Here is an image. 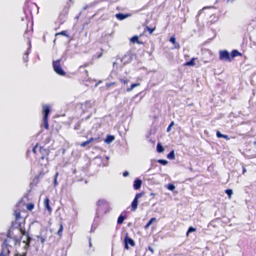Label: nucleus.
Masks as SVG:
<instances>
[{
	"label": "nucleus",
	"mask_w": 256,
	"mask_h": 256,
	"mask_svg": "<svg viewBox=\"0 0 256 256\" xmlns=\"http://www.w3.org/2000/svg\"><path fill=\"white\" fill-rule=\"evenodd\" d=\"M22 212H24V211L21 210L18 207L14 210V215L15 216V220L12 222V228L14 229L18 228L20 232L21 238L22 236H26V239L24 240L22 242L26 244V247L28 248L32 238L24 228L25 218L21 216Z\"/></svg>",
	"instance_id": "nucleus-1"
},
{
	"label": "nucleus",
	"mask_w": 256,
	"mask_h": 256,
	"mask_svg": "<svg viewBox=\"0 0 256 256\" xmlns=\"http://www.w3.org/2000/svg\"><path fill=\"white\" fill-rule=\"evenodd\" d=\"M15 229L12 228L9 230L7 234V237L4 242L0 256H8L10 251V248L15 246L17 244L20 245V238L14 234Z\"/></svg>",
	"instance_id": "nucleus-2"
},
{
	"label": "nucleus",
	"mask_w": 256,
	"mask_h": 256,
	"mask_svg": "<svg viewBox=\"0 0 256 256\" xmlns=\"http://www.w3.org/2000/svg\"><path fill=\"white\" fill-rule=\"evenodd\" d=\"M32 152L36 156L40 154V156L38 159V164L41 166H46L48 164V158L50 150L46 148H44L42 146L38 147V144H36L33 148Z\"/></svg>",
	"instance_id": "nucleus-3"
},
{
	"label": "nucleus",
	"mask_w": 256,
	"mask_h": 256,
	"mask_svg": "<svg viewBox=\"0 0 256 256\" xmlns=\"http://www.w3.org/2000/svg\"><path fill=\"white\" fill-rule=\"evenodd\" d=\"M61 60L59 59L53 61L52 66L54 71L58 75L64 76L66 74V72L62 70L60 64Z\"/></svg>",
	"instance_id": "nucleus-4"
},
{
	"label": "nucleus",
	"mask_w": 256,
	"mask_h": 256,
	"mask_svg": "<svg viewBox=\"0 0 256 256\" xmlns=\"http://www.w3.org/2000/svg\"><path fill=\"white\" fill-rule=\"evenodd\" d=\"M219 58L222 60L229 62L232 61L230 54L226 50H222L219 52Z\"/></svg>",
	"instance_id": "nucleus-5"
},
{
	"label": "nucleus",
	"mask_w": 256,
	"mask_h": 256,
	"mask_svg": "<svg viewBox=\"0 0 256 256\" xmlns=\"http://www.w3.org/2000/svg\"><path fill=\"white\" fill-rule=\"evenodd\" d=\"M144 194V192H140L136 194L135 196L134 199L133 200L131 204V210L134 212L137 209L138 204V200Z\"/></svg>",
	"instance_id": "nucleus-6"
},
{
	"label": "nucleus",
	"mask_w": 256,
	"mask_h": 256,
	"mask_svg": "<svg viewBox=\"0 0 256 256\" xmlns=\"http://www.w3.org/2000/svg\"><path fill=\"white\" fill-rule=\"evenodd\" d=\"M124 248L126 250H128L129 248L128 244H130L132 246H134L135 244L134 240L132 238L128 237V236H126L124 238Z\"/></svg>",
	"instance_id": "nucleus-7"
},
{
	"label": "nucleus",
	"mask_w": 256,
	"mask_h": 256,
	"mask_svg": "<svg viewBox=\"0 0 256 256\" xmlns=\"http://www.w3.org/2000/svg\"><path fill=\"white\" fill-rule=\"evenodd\" d=\"M44 118H48V115L50 112V106L44 104L42 106Z\"/></svg>",
	"instance_id": "nucleus-8"
},
{
	"label": "nucleus",
	"mask_w": 256,
	"mask_h": 256,
	"mask_svg": "<svg viewBox=\"0 0 256 256\" xmlns=\"http://www.w3.org/2000/svg\"><path fill=\"white\" fill-rule=\"evenodd\" d=\"M44 208L46 209L50 213L52 211V209L50 206V200L48 197L44 198Z\"/></svg>",
	"instance_id": "nucleus-9"
},
{
	"label": "nucleus",
	"mask_w": 256,
	"mask_h": 256,
	"mask_svg": "<svg viewBox=\"0 0 256 256\" xmlns=\"http://www.w3.org/2000/svg\"><path fill=\"white\" fill-rule=\"evenodd\" d=\"M142 183V182L140 180L138 179V178L136 179L134 181V185H133L134 188L136 190H138L141 186Z\"/></svg>",
	"instance_id": "nucleus-10"
},
{
	"label": "nucleus",
	"mask_w": 256,
	"mask_h": 256,
	"mask_svg": "<svg viewBox=\"0 0 256 256\" xmlns=\"http://www.w3.org/2000/svg\"><path fill=\"white\" fill-rule=\"evenodd\" d=\"M126 218V213L124 214H122L118 217L117 220V223L118 224H122L124 222V220Z\"/></svg>",
	"instance_id": "nucleus-11"
},
{
	"label": "nucleus",
	"mask_w": 256,
	"mask_h": 256,
	"mask_svg": "<svg viewBox=\"0 0 256 256\" xmlns=\"http://www.w3.org/2000/svg\"><path fill=\"white\" fill-rule=\"evenodd\" d=\"M242 54L238 50H232V52H231L230 56L232 59V58L238 56H242Z\"/></svg>",
	"instance_id": "nucleus-12"
},
{
	"label": "nucleus",
	"mask_w": 256,
	"mask_h": 256,
	"mask_svg": "<svg viewBox=\"0 0 256 256\" xmlns=\"http://www.w3.org/2000/svg\"><path fill=\"white\" fill-rule=\"evenodd\" d=\"M130 42H132L133 44L137 43L138 44H142V42H140L139 40L138 36H132L130 39Z\"/></svg>",
	"instance_id": "nucleus-13"
},
{
	"label": "nucleus",
	"mask_w": 256,
	"mask_h": 256,
	"mask_svg": "<svg viewBox=\"0 0 256 256\" xmlns=\"http://www.w3.org/2000/svg\"><path fill=\"white\" fill-rule=\"evenodd\" d=\"M196 58H191V60L188 61L186 62L184 64V66H194L195 64L194 60H196Z\"/></svg>",
	"instance_id": "nucleus-14"
},
{
	"label": "nucleus",
	"mask_w": 256,
	"mask_h": 256,
	"mask_svg": "<svg viewBox=\"0 0 256 256\" xmlns=\"http://www.w3.org/2000/svg\"><path fill=\"white\" fill-rule=\"evenodd\" d=\"M116 16L119 20H123L128 17V15L122 13H118L116 14Z\"/></svg>",
	"instance_id": "nucleus-15"
},
{
	"label": "nucleus",
	"mask_w": 256,
	"mask_h": 256,
	"mask_svg": "<svg viewBox=\"0 0 256 256\" xmlns=\"http://www.w3.org/2000/svg\"><path fill=\"white\" fill-rule=\"evenodd\" d=\"M156 220V218H152L144 226V228L146 230L148 229L150 226L154 221Z\"/></svg>",
	"instance_id": "nucleus-16"
},
{
	"label": "nucleus",
	"mask_w": 256,
	"mask_h": 256,
	"mask_svg": "<svg viewBox=\"0 0 256 256\" xmlns=\"http://www.w3.org/2000/svg\"><path fill=\"white\" fill-rule=\"evenodd\" d=\"M140 85V83H134V84H132L130 85V88H128L126 89V91L127 92H130L132 90V89L135 88V87H136L138 86H139Z\"/></svg>",
	"instance_id": "nucleus-17"
},
{
	"label": "nucleus",
	"mask_w": 256,
	"mask_h": 256,
	"mask_svg": "<svg viewBox=\"0 0 256 256\" xmlns=\"http://www.w3.org/2000/svg\"><path fill=\"white\" fill-rule=\"evenodd\" d=\"M42 126L46 128H48V118H43Z\"/></svg>",
	"instance_id": "nucleus-18"
},
{
	"label": "nucleus",
	"mask_w": 256,
	"mask_h": 256,
	"mask_svg": "<svg viewBox=\"0 0 256 256\" xmlns=\"http://www.w3.org/2000/svg\"><path fill=\"white\" fill-rule=\"evenodd\" d=\"M167 158L170 160H174L175 158L174 152L172 150L168 155Z\"/></svg>",
	"instance_id": "nucleus-19"
},
{
	"label": "nucleus",
	"mask_w": 256,
	"mask_h": 256,
	"mask_svg": "<svg viewBox=\"0 0 256 256\" xmlns=\"http://www.w3.org/2000/svg\"><path fill=\"white\" fill-rule=\"evenodd\" d=\"M106 204V202L104 200H99L96 202V204L98 206H104Z\"/></svg>",
	"instance_id": "nucleus-20"
},
{
	"label": "nucleus",
	"mask_w": 256,
	"mask_h": 256,
	"mask_svg": "<svg viewBox=\"0 0 256 256\" xmlns=\"http://www.w3.org/2000/svg\"><path fill=\"white\" fill-rule=\"evenodd\" d=\"M156 150H157V151L158 152H162L164 151V148H163V146H162V144L160 143H158V144H157V146H156Z\"/></svg>",
	"instance_id": "nucleus-21"
},
{
	"label": "nucleus",
	"mask_w": 256,
	"mask_h": 256,
	"mask_svg": "<svg viewBox=\"0 0 256 256\" xmlns=\"http://www.w3.org/2000/svg\"><path fill=\"white\" fill-rule=\"evenodd\" d=\"M32 30H26V31H25V32L24 34V36L25 37H26V38H28L30 36L32 35Z\"/></svg>",
	"instance_id": "nucleus-22"
},
{
	"label": "nucleus",
	"mask_w": 256,
	"mask_h": 256,
	"mask_svg": "<svg viewBox=\"0 0 256 256\" xmlns=\"http://www.w3.org/2000/svg\"><path fill=\"white\" fill-rule=\"evenodd\" d=\"M114 139V137L113 136H108L106 140V142L108 143L112 142Z\"/></svg>",
	"instance_id": "nucleus-23"
},
{
	"label": "nucleus",
	"mask_w": 256,
	"mask_h": 256,
	"mask_svg": "<svg viewBox=\"0 0 256 256\" xmlns=\"http://www.w3.org/2000/svg\"><path fill=\"white\" fill-rule=\"evenodd\" d=\"M62 230H63V226H62V223H60V228H59V230L57 232L59 236H61L62 234Z\"/></svg>",
	"instance_id": "nucleus-24"
},
{
	"label": "nucleus",
	"mask_w": 256,
	"mask_h": 256,
	"mask_svg": "<svg viewBox=\"0 0 256 256\" xmlns=\"http://www.w3.org/2000/svg\"><path fill=\"white\" fill-rule=\"evenodd\" d=\"M38 240L40 241L42 244H43L46 241V238L41 236H37Z\"/></svg>",
	"instance_id": "nucleus-25"
},
{
	"label": "nucleus",
	"mask_w": 256,
	"mask_h": 256,
	"mask_svg": "<svg viewBox=\"0 0 256 256\" xmlns=\"http://www.w3.org/2000/svg\"><path fill=\"white\" fill-rule=\"evenodd\" d=\"M226 193L228 194V198H230L232 194V190L231 189H227L226 190Z\"/></svg>",
	"instance_id": "nucleus-26"
},
{
	"label": "nucleus",
	"mask_w": 256,
	"mask_h": 256,
	"mask_svg": "<svg viewBox=\"0 0 256 256\" xmlns=\"http://www.w3.org/2000/svg\"><path fill=\"white\" fill-rule=\"evenodd\" d=\"M26 207L28 210H31L34 208V204L32 203H30L26 205Z\"/></svg>",
	"instance_id": "nucleus-27"
},
{
	"label": "nucleus",
	"mask_w": 256,
	"mask_h": 256,
	"mask_svg": "<svg viewBox=\"0 0 256 256\" xmlns=\"http://www.w3.org/2000/svg\"><path fill=\"white\" fill-rule=\"evenodd\" d=\"M146 29L149 32L150 34H152V32L155 30L156 28L154 27L153 28H149L148 26H146Z\"/></svg>",
	"instance_id": "nucleus-28"
},
{
	"label": "nucleus",
	"mask_w": 256,
	"mask_h": 256,
	"mask_svg": "<svg viewBox=\"0 0 256 256\" xmlns=\"http://www.w3.org/2000/svg\"><path fill=\"white\" fill-rule=\"evenodd\" d=\"M167 188L169 190L172 191H173L175 189V186L172 184H168Z\"/></svg>",
	"instance_id": "nucleus-29"
},
{
	"label": "nucleus",
	"mask_w": 256,
	"mask_h": 256,
	"mask_svg": "<svg viewBox=\"0 0 256 256\" xmlns=\"http://www.w3.org/2000/svg\"><path fill=\"white\" fill-rule=\"evenodd\" d=\"M158 162L162 165H166L168 164V161L165 160H158Z\"/></svg>",
	"instance_id": "nucleus-30"
},
{
	"label": "nucleus",
	"mask_w": 256,
	"mask_h": 256,
	"mask_svg": "<svg viewBox=\"0 0 256 256\" xmlns=\"http://www.w3.org/2000/svg\"><path fill=\"white\" fill-rule=\"evenodd\" d=\"M59 34L65 36H68V35L67 34V32L66 30L62 31L61 32L56 34V36L59 35Z\"/></svg>",
	"instance_id": "nucleus-31"
},
{
	"label": "nucleus",
	"mask_w": 256,
	"mask_h": 256,
	"mask_svg": "<svg viewBox=\"0 0 256 256\" xmlns=\"http://www.w3.org/2000/svg\"><path fill=\"white\" fill-rule=\"evenodd\" d=\"M90 144V143H89V142H88V140H86V141L84 142H82V143H81V144H80V146H82V147H84V146H86L87 144Z\"/></svg>",
	"instance_id": "nucleus-32"
},
{
	"label": "nucleus",
	"mask_w": 256,
	"mask_h": 256,
	"mask_svg": "<svg viewBox=\"0 0 256 256\" xmlns=\"http://www.w3.org/2000/svg\"><path fill=\"white\" fill-rule=\"evenodd\" d=\"M116 82H112L108 84H106V86L108 88L112 86L116 85Z\"/></svg>",
	"instance_id": "nucleus-33"
},
{
	"label": "nucleus",
	"mask_w": 256,
	"mask_h": 256,
	"mask_svg": "<svg viewBox=\"0 0 256 256\" xmlns=\"http://www.w3.org/2000/svg\"><path fill=\"white\" fill-rule=\"evenodd\" d=\"M170 41L173 44H175L176 42V38L174 36L170 37Z\"/></svg>",
	"instance_id": "nucleus-34"
},
{
	"label": "nucleus",
	"mask_w": 256,
	"mask_h": 256,
	"mask_svg": "<svg viewBox=\"0 0 256 256\" xmlns=\"http://www.w3.org/2000/svg\"><path fill=\"white\" fill-rule=\"evenodd\" d=\"M188 232H195L196 230V228H194L192 226H190L188 228Z\"/></svg>",
	"instance_id": "nucleus-35"
},
{
	"label": "nucleus",
	"mask_w": 256,
	"mask_h": 256,
	"mask_svg": "<svg viewBox=\"0 0 256 256\" xmlns=\"http://www.w3.org/2000/svg\"><path fill=\"white\" fill-rule=\"evenodd\" d=\"M216 136L218 138H222L223 134H221L220 131L218 130L216 133Z\"/></svg>",
	"instance_id": "nucleus-36"
},
{
	"label": "nucleus",
	"mask_w": 256,
	"mask_h": 256,
	"mask_svg": "<svg viewBox=\"0 0 256 256\" xmlns=\"http://www.w3.org/2000/svg\"><path fill=\"white\" fill-rule=\"evenodd\" d=\"M174 124V122H170V125L168 126V127L167 128V131L168 132H169L170 130V128L172 126H173Z\"/></svg>",
	"instance_id": "nucleus-37"
},
{
	"label": "nucleus",
	"mask_w": 256,
	"mask_h": 256,
	"mask_svg": "<svg viewBox=\"0 0 256 256\" xmlns=\"http://www.w3.org/2000/svg\"><path fill=\"white\" fill-rule=\"evenodd\" d=\"M120 82L124 84H127L128 82V80H124L122 78H120Z\"/></svg>",
	"instance_id": "nucleus-38"
},
{
	"label": "nucleus",
	"mask_w": 256,
	"mask_h": 256,
	"mask_svg": "<svg viewBox=\"0 0 256 256\" xmlns=\"http://www.w3.org/2000/svg\"><path fill=\"white\" fill-rule=\"evenodd\" d=\"M148 250L152 253V254H154V250L153 249V248L152 247H151L150 246H148Z\"/></svg>",
	"instance_id": "nucleus-39"
},
{
	"label": "nucleus",
	"mask_w": 256,
	"mask_h": 256,
	"mask_svg": "<svg viewBox=\"0 0 256 256\" xmlns=\"http://www.w3.org/2000/svg\"><path fill=\"white\" fill-rule=\"evenodd\" d=\"M96 140V138H90L88 140V141L89 143H90V142H94V140Z\"/></svg>",
	"instance_id": "nucleus-40"
},
{
	"label": "nucleus",
	"mask_w": 256,
	"mask_h": 256,
	"mask_svg": "<svg viewBox=\"0 0 256 256\" xmlns=\"http://www.w3.org/2000/svg\"><path fill=\"white\" fill-rule=\"evenodd\" d=\"M128 174H129L128 172L127 171H125L123 172V176L124 177L128 176Z\"/></svg>",
	"instance_id": "nucleus-41"
},
{
	"label": "nucleus",
	"mask_w": 256,
	"mask_h": 256,
	"mask_svg": "<svg viewBox=\"0 0 256 256\" xmlns=\"http://www.w3.org/2000/svg\"><path fill=\"white\" fill-rule=\"evenodd\" d=\"M222 138L226 139V140H230V138L228 136L225 135V134L223 135Z\"/></svg>",
	"instance_id": "nucleus-42"
},
{
	"label": "nucleus",
	"mask_w": 256,
	"mask_h": 256,
	"mask_svg": "<svg viewBox=\"0 0 256 256\" xmlns=\"http://www.w3.org/2000/svg\"><path fill=\"white\" fill-rule=\"evenodd\" d=\"M88 66V64H84L83 66H80V68H82V67H86V66Z\"/></svg>",
	"instance_id": "nucleus-43"
},
{
	"label": "nucleus",
	"mask_w": 256,
	"mask_h": 256,
	"mask_svg": "<svg viewBox=\"0 0 256 256\" xmlns=\"http://www.w3.org/2000/svg\"><path fill=\"white\" fill-rule=\"evenodd\" d=\"M15 256H25L24 254H15Z\"/></svg>",
	"instance_id": "nucleus-44"
},
{
	"label": "nucleus",
	"mask_w": 256,
	"mask_h": 256,
	"mask_svg": "<svg viewBox=\"0 0 256 256\" xmlns=\"http://www.w3.org/2000/svg\"><path fill=\"white\" fill-rule=\"evenodd\" d=\"M234 0H227L228 2L232 3L234 2Z\"/></svg>",
	"instance_id": "nucleus-45"
},
{
	"label": "nucleus",
	"mask_w": 256,
	"mask_h": 256,
	"mask_svg": "<svg viewBox=\"0 0 256 256\" xmlns=\"http://www.w3.org/2000/svg\"><path fill=\"white\" fill-rule=\"evenodd\" d=\"M246 172V169L245 168L244 166H243L242 173L244 174Z\"/></svg>",
	"instance_id": "nucleus-46"
},
{
	"label": "nucleus",
	"mask_w": 256,
	"mask_h": 256,
	"mask_svg": "<svg viewBox=\"0 0 256 256\" xmlns=\"http://www.w3.org/2000/svg\"><path fill=\"white\" fill-rule=\"evenodd\" d=\"M57 176H58V173L56 175V178H55V180H54V184H56V178Z\"/></svg>",
	"instance_id": "nucleus-47"
},
{
	"label": "nucleus",
	"mask_w": 256,
	"mask_h": 256,
	"mask_svg": "<svg viewBox=\"0 0 256 256\" xmlns=\"http://www.w3.org/2000/svg\"><path fill=\"white\" fill-rule=\"evenodd\" d=\"M102 52H100V53L98 55V58H100L102 56Z\"/></svg>",
	"instance_id": "nucleus-48"
},
{
	"label": "nucleus",
	"mask_w": 256,
	"mask_h": 256,
	"mask_svg": "<svg viewBox=\"0 0 256 256\" xmlns=\"http://www.w3.org/2000/svg\"><path fill=\"white\" fill-rule=\"evenodd\" d=\"M35 178L36 180H38L39 179V176H36L35 177Z\"/></svg>",
	"instance_id": "nucleus-49"
},
{
	"label": "nucleus",
	"mask_w": 256,
	"mask_h": 256,
	"mask_svg": "<svg viewBox=\"0 0 256 256\" xmlns=\"http://www.w3.org/2000/svg\"><path fill=\"white\" fill-rule=\"evenodd\" d=\"M189 233H190V232H188V231H187V232H186V236H188Z\"/></svg>",
	"instance_id": "nucleus-50"
},
{
	"label": "nucleus",
	"mask_w": 256,
	"mask_h": 256,
	"mask_svg": "<svg viewBox=\"0 0 256 256\" xmlns=\"http://www.w3.org/2000/svg\"><path fill=\"white\" fill-rule=\"evenodd\" d=\"M150 195H151V196H154L155 195V194H154V193H151V194H150Z\"/></svg>",
	"instance_id": "nucleus-51"
},
{
	"label": "nucleus",
	"mask_w": 256,
	"mask_h": 256,
	"mask_svg": "<svg viewBox=\"0 0 256 256\" xmlns=\"http://www.w3.org/2000/svg\"><path fill=\"white\" fill-rule=\"evenodd\" d=\"M254 144L256 146V141L254 142Z\"/></svg>",
	"instance_id": "nucleus-52"
},
{
	"label": "nucleus",
	"mask_w": 256,
	"mask_h": 256,
	"mask_svg": "<svg viewBox=\"0 0 256 256\" xmlns=\"http://www.w3.org/2000/svg\"><path fill=\"white\" fill-rule=\"evenodd\" d=\"M26 58H28V54H26Z\"/></svg>",
	"instance_id": "nucleus-53"
},
{
	"label": "nucleus",
	"mask_w": 256,
	"mask_h": 256,
	"mask_svg": "<svg viewBox=\"0 0 256 256\" xmlns=\"http://www.w3.org/2000/svg\"><path fill=\"white\" fill-rule=\"evenodd\" d=\"M86 74H88V70H86Z\"/></svg>",
	"instance_id": "nucleus-54"
}]
</instances>
